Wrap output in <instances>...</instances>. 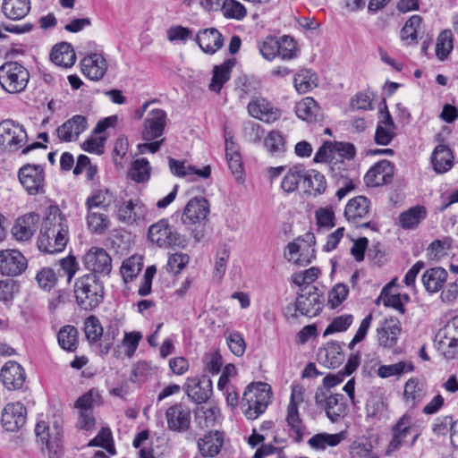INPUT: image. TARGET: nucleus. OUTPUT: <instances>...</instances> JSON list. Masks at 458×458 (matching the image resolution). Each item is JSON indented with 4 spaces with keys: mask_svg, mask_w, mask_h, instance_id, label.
<instances>
[{
    "mask_svg": "<svg viewBox=\"0 0 458 458\" xmlns=\"http://www.w3.org/2000/svg\"><path fill=\"white\" fill-rule=\"evenodd\" d=\"M271 109L270 104L264 98H256L248 105V111L251 116L267 122L273 114Z\"/></svg>",
    "mask_w": 458,
    "mask_h": 458,
    "instance_id": "obj_49",
    "label": "nucleus"
},
{
    "mask_svg": "<svg viewBox=\"0 0 458 458\" xmlns=\"http://www.w3.org/2000/svg\"><path fill=\"white\" fill-rule=\"evenodd\" d=\"M454 47L453 34L450 30H443L437 37L436 55L440 61H445Z\"/></svg>",
    "mask_w": 458,
    "mask_h": 458,
    "instance_id": "obj_47",
    "label": "nucleus"
},
{
    "mask_svg": "<svg viewBox=\"0 0 458 458\" xmlns=\"http://www.w3.org/2000/svg\"><path fill=\"white\" fill-rule=\"evenodd\" d=\"M323 294L318 293V288H299L294 303H289L284 309V316L287 320H294L299 314L314 318L323 310Z\"/></svg>",
    "mask_w": 458,
    "mask_h": 458,
    "instance_id": "obj_2",
    "label": "nucleus"
},
{
    "mask_svg": "<svg viewBox=\"0 0 458 458\" xmlns=\"http://www.w3.org/2000/svg\"><path fill=\"white\" fill-rule=\"evenodd\" d=\"M77 304L85 310L98 307L104 299V288H74Z\"/></svg>",
    "mask_w": 458,
    "mask_h": 458,
    "instance_id": "obj_27",
    "label": "nucleus"
},
{
    "mask_svg": "<svg viewBox=\"0 0 458 458\" xmlns=\"http://www.w3.org/2000/svg\"><path fill=\"white\" fill-rule=\"evenodd\" d=\"M303 184L306 188L311 189L314 195H319L325 192L327 189V181L320 172L310 169H304Z\"/></svg>",
    "mask_w": 458,
    "mask_h": 458,
    "instance_id": "obj_43",
    "label": "nucleus"
},
{
    "mask_svg": "<svg viewBox=\"0 0 458 458\" xmlns=\"http://www.w3.org/2000/svg\"><path fill=\"white\" fill-rule=\"evenodd\" d=\"M196 41L203 52L213 55L223 47L222 34L215 28L205 29L196 36Z\"/></svg>",
    "mask_w": 458,
    "mask_h": 458,
    "instance_id": "obj_24",
    "label": "nucleus"
},
{
    "mask_svg": "<svg viewBox=\"0 0 458 458\" xmlns=\"http://www.w3.org/2000/svg\"><path fill=\"white\" fill-rule=\"evenodd\" d=\"M30 11V0H3L1 12L9 20L20 21Z\"/></svg>",
    "mask_w": 458,
    "mask_h": 458,
    "instance_id": "obj_31",
    "label": "nucleus"
},
{
    "mask_svg": "<svg viewBox=\"0 0 458 458\" xmlns=\"http://www.w3.org/2000/svg\"><path fill=\"white\" fill-rule=\"evenodd\" d=\"M453 158L452 150L446 145H437L431 156L434 170L437 174L447 172L453 166Z\"/></svg>",
    "mask_w": 458,
    "mask_h": 458,
    "instance_id": "obj_33",
    "label": "nucleus"
},
{
    "mask_svg": "<svg viewBox=\"0 0 458 458\" xmlns=\"http://www.w3.org/2000/svg\"><path fill=\"white\" fill-rule=\"evenodd\" d=\"M437 349L441 352L444 357L447 360L454 359L458 355V341L455 338H449L445 335H437Z\"/></svg>",
    "mask_w": 458,
    "mask_h": 458,
    "instance_id": "obj_54",
    "label": "nucleus"
},
{
    "mask_svg": "<svg viewBox=\"0 0 458 458\" xmlns=\"http://www.w3.org/2000/svg\"><path fill=\"white\" fill-rule=\"evenodd\" d=\"M414 366L411 361H399L391 365H381L377 369V376L381 378H386L393 376H401L404 372H411Z\"/></svg>",
    "mask_w": 458,
    "mask_h": 458,
    "instance_id": "obj_46",
    "label": "nucleus"
},
{
    "mask_svg": "<svg viewBox=\"0 0 458 458\" xmlns=\"http://www.w3.org/2000/svg\"><path fill=\"white\" fill-rule=\"evenodd\" d=\"M28 140L26 130L22 125L8 119L0 123V147L6 152H15Z\"/></svg>",
    "mask_w": 458,
    "mask_h": 458,
    "instance_id": "obj_6",
    "label": "nucleus"
},
{
    "mask_svg": "<svg viewBox=\"0 0 458 458\" xmlns=\"http://www.w3.org/2000/svg\"><path fill=\"white\" fill-rule=\"evenodd\" d=\"M344 396L342 394H334L328 396L323 409L330 421L337 422L342 417H344L346 410V405L344 403Z\"/></svg>",
    "mask_w": 458,
    "mask_h": 458,
    "instance_id": "obj_36",
    "label": "nucleus"
},
{
    "mask_svg": "<svg viewBox=\"0 0 458 458\" xmlns=\"http://www.w3.org/2000/svg\"><path fill=\"white\" fill-rule=\"evenodd\" d=\"M0 378L8 390L21 389L26 379L24 369L14 360L4 363L0 370Z\"/></svg>",
    "mask_w": 458,
    "mask_h": 458,
    "instance_id": "obj_18",
    "label": "nucleus"
},
{
    "mask_svg": "<svg viewBox=\"0 0 458 458\" xmlns=\"http://www.w3.org/2000/svg\"><path fill=\"white\" fill-rule=\"evenodd\" d=\"M57 341L61 348L74 352L78 347V330L73 326L63 327L57 334Z\"/></svg>",
    "mask_w": 458,
    "mask_h": 458,
    "instance_id": "obj_41",
    "label": "nucleus"
},
{
    "mask_svg": "<svg viewBox=\"0 0 458 458\" xmlns=\"http://www.w3.org/2000/svg\"><path fill=\"white\" fill-rule=\"evenodd\" d=\"M114 201V196L108 189H98L93 191L92 194L87 198L85 206L87 209L100 208L107 211Z\"/></svg>",
    "mask_w": 458,
    "mask_h": 458,
    "instance_id": "obj_37",
    "label": "nucleus"
},
{
    "mask_svg": "<svg viewBox=\"0 0 458 458\" xmlns=\"http://www.w3.org/2000/svg\"><path fill=\"white\" fill-rule=\"evenodd\" d=\"M166 123V113L159 108L153 109L144 120L141 137L146 141L154 140L163 135Z\"/></svg>",
    "mask_w": 458,
    "mask_h": 458,
    "instance_id": "obj_15",
    "label": "nucleus"
},
{
    "mask_svg": "<svg viewBox=\"0 0 458 458\" xmlns=\"http://www.w3.org/2000/svg\"><path fill=\"white\" fill-rule=\"evenodd\" d=\"M318 356L319 359L325 358L326 365L334 369L339 367L344 360L342 344L336 341H330L320 348Z\"/></svg>",
    "mask_w": 458,
    "mask_h": 458,
    "instance_id": "obj_32",
    "label": "nucleus"
},
{
    "mask_svg": "<svg viewBox=\"0 0 458 458\" xmlns=\"http://www.w3.org/2000/svg\"><path fill=\"white\" fill-rule=\"evenodd\" d=\"M296 115L308 123H316L320 117V108L313 98L307 97L295 106Z\"/></svg>",
    "mask_w": 458,
    "mask_h": 458,
    "instance_id": "obj_34",
    "label": "nucleus"
},
{
    "mask_svg": "<svg viewBox=\"0 0 458 458\" xmlns=\"http://www.w3.org/2000/svg\"><path fill=\"white\" fill-rule=\"evenodd\" d=\"M27 409L20 402L7 403L1 414L2 427L9 432L18 431L26 422Z\"/></svg>",
    "mask_w": 458,
    "mask_h": 458,
    "instance_id": "obj_12",
    "label": "nucleus"
},
{
    "mask_svg": "<svg viewBox=\"0 0 458 458\" xmlns=\"http://www.w3.org/2000/svg\"><path fill=\"white\" fill-rule=\"evenodd\" d=\"M61 273L57 274L50 267L41 268L36 275V280L38 286H55L58 282Z\"/></svg>",
    "mask_w": 458,
    "mask_h": 458,
    "instance_id": "obj_61",
    "label": "nucleus"
},
{
    "mask_svg": "<svg viewBox=\"0 0 458 458\" xmlns=\"http://www.w3.org/2000/svg\"><path fill=\"white\" fill-rule=\"evenodd\" d=\"M236 61L234 58L225 60L220 65H215L212 71V80L208 86L211 91L219 93L223 86L230 80L232 69Z\"/></svg>",
    "mask_w": 458,
    "mask_h": 458,
    "instance_id": "obj_29",
    "label": "nucleus"
},
{
    "mask_svg": "<svg viewBox=\"0 0 458 458\" xmlns=\"http://www.w3.org/2000/svg\"><path fill=\"white\" fill-rule=\"evenodd\" d=\"M87 225L89 231L97 234H103L110 226L108 216L105 213L87 209Z\"/></svg>",
    "mask_w": 458,
    "mask_h": 458,
    "instance_id": "obj_40",
    "label": "nucleus"
},
{
    "mask_svg": "<svg viewBox=\"0 0 458 458\" xmlns=\"http://www.w3.org/2000/svg\"><path fill=\"white\" fill-rule=\"evenodd\" d=\"M427 216L426 208L417 205L401 213L400 225L403 229H414Z\"/></svg>",
    "mask_w": 458,
    "mask_h": 458,
    "instance_id": "obj_38",
    "label": "nucleus"
},
{
    "mask_svg": "<svg viewBox=\"0 0 458 458\" xmlns=\"http://www.w3.org/2000/svg\"><path fill=\"white\" fill-rule=\"evenodd\" d=\"M412 420V416L409 410L407 412L403 414L392 427V439L387 446V454L398 450L404 444L406 437L411 432L414 431Z\"/></svg>",
    "mask_w": 458,
    "mask_h": 458,
    "instance_id": "obj_14",
    "label": "nucleus"
},
{
    "mask_svg": "<svg viewBox=\"0 0 458 458\" xmlns=\"http://www.w3.org/2000/svg\"><path fill=\"white\" fill-rule=\"evenodd\" d=\"M37 437L46 445L49 458H61L64 454L62 427L55 421L53 431L50 432L48 424L38 421L35 427Z\"/></svg>",
    "mask_w": 458,
    "mask_h": 458,
    "instance_id": "obj_8",
    "label": "nucleus"
},
{
    "mask_svg": "<svg viewBox=\"0 0 458 458\" xmlns=\"http://www.w3.org/2000/svg\"><path fill=\"white\" fill-rule=\"evenodd\" d=\"M68 242V225L57 207H50L45 217L38 246L41 251L47 253L60 252L64 250Z\"/></svg>",
    "mask_w": 458,
    "mask_h": 458,
    "instance_id": "obj_1",
    "label": "nucleus"
},
{
    "mask_svg": "<svg viewBox=\"0 0 458 458\" xmlns=\"http://www.w3.org/2000/svg\"><path fill=\"white\" fill-rule=\"evenodd\" d=\"M269 401V386L263 382H253L243 392L241 408L248 420H255L267 410Z\"/></svg>",
    "mask_w": 458,
    "mask_h": 458,
    "instance_id": "obj_3",
    "label": "nucleus"
},
{
    "mask_svg": "<svg viewBox=\"0 0 458 458\" xmlns=\"http://www.w3.org/2000/svg\"><path fill=\"white\" fill-rule=\"evenodd\" d=\"M28 267V260L17 250H0V273L6 276H18Z\"/></svg>",
    "mask_w": 458,
    "mask_h": 458,
    "instance_id": "obj_11",
    "label": "nucleus"
},
{
    "mask_svg": "<svg viewBox=\"0 0 458 458\" xmlns=\"http://www.w3.org/2000/svg\"><path fill=\"white\" fill-rule=\"evenodd\" d=\"M401 331L402 327L398 319L393 318L386 319L377 328L378 344L385 348L394 346Z\"/></svg>",
    "mask_w": 458,
    "mask_h": 458,
    "instance_id": "obj_21",
    "label": "nucleus"
},
{
    "mask_svg": "<svg viewBox=\"0 0 458 458\" xmlns=\"http://www.w3.org/2000/svg\"><path fill=\"white\" fill-rule=\"evenodd\" d=\"M280 44L276 38L267 37L259 45V52L267 60H273L276 55L279 56Z\"/></svg>",
    "mask_w": 458,
    "mask_h": 458,
    "instance_id": "obj_60",
    "label": "nucleus"
},
{
    "mask_svg": "<svg viewBox=\"0 0 458 458\" xmlns=\"http://www.w3.org/2000/svg\"><path fill=\"white\" fill-rule=\"evenodd\" d=\"M223 445L224 435L220 431H209L198 440V448L204 458L216 456Z\"/></svg>",
    "mask_w": 458,
    "mask_h": 458,
    "instance_id": "obj_26",
    "label": "nucleus"
},
{
    "mask_svg": "<svg viewBox=\"0 0 458 458\" xmlns=\"http://www.w3.org/2000/svg\"><path fill=\"white\" fill-rule=\"evenodd\" d=\"M87 128V118L84 115L75 114L57 127L56 133L61 141L71 142L72 140H77L80 134H81Z\"/></svg>",
    "mask_w": 458,
    "mask_h": 458,
    "instance_id": "obj_19",
    "label": "nucleus"
},
{
    "mask_svg": "<svg viewBox=\"0 0 458 458\" xmlns=\"http://www.w3.org/2000/svg\"><path fill=\"white\" fill-rule=\"evenodd\" d=\"M265 147L273 156L279 155L284 152L285 140L282 133L278 131H272L265 138Z\"/></svg>",
    "mask_w": 458,
    "mask_h": 458,
    "instance_id": "obj_52",
    "label": "nucleus"
},
{
    "mask_svg": "<svg viewBox=\"0 0 458 458\" xmlns=\"http://www.w3.org/2000/svg\"><path fill=\"white\" fill-rule=\"evenodd\" d=\"M454 422L453 416L437 417L432 424V431L436 436H445L448 432L451 435L454 432Z\"/></svg>",
    "mask_w": 458,
    "mask_h": 458,
    "instance_id": "obj_59",
    "label": "nucleus"
},
{
    "mask_svg": "<svg viewBox=\"0 0 458 458\" xmlns=\"http://www.w3.org/2000/svg\"><path fill=\"white\" fill-rule=\"evenodd\" d=\"M209 211V203L205 198H192L184 208L182 221L183 224L200 223L208 217Z\"/></svg>",
    "mask_w": 458,
    "mask_h": 458,
    "instance_id": "obj_20",
    "label": "nucleus"
},
{
    "mask_svg": "<svg viewBox=\"0 0 458 458\" xmlns=\"http://www.w3.org/2000/svg\"><path fill=\"white\" fill-rule=\"evenodd\" d=\"M352 320L353 317L350 314L335 318L325 329L323 335L327 336L334 333L346 331L351 327Z\"/></svg>",
    "mask_w": 458,
    "mask_h": 458,
    "instance_id": "obj_57",
    "label": "nucleus"
},
{
    "mask_svg": "<svg viewBox=\"0 0 458 458\" xmlns=\"http://www.w3.org/2000/svg\"><path fill=\"white\" fill-rule=\"evenodd\" d=\"M190 257L185 253H174L171 255L165 267V272L172 276L179 274L189 263Z\"/></svg>",
    "mask_w": 458,
    "mask_h": 458,
    "instance_id": "obj_56",
    "label": "nucleus"
},
{
    "mask_svg": "<svg viewBox=\"0 0 458 458\" xmlns=\"http://www.w3.org/2000/svg\"><path fill=\"white\" fill-rule=\"evenodd\" d=\"M318 77L315 72L309 69L301 70L294 76V87L300 94L307 93L317 87Z\"/></svg>",
    "mask_w": 458,
    "mask_h": 458,
    "instance_id": "obj_44",
    "label": "nucleus"
},
{
    "mask_svg": "<svg viewBox=\"0 0 458 458\" xmlns=\"http://www.w3.org/2000/svg\"><path fill=\"white\" fill-rule=\"evenodd\" d=\"M50 59L56 65L68 68L74 64L76 55L70 43L61 42L53 47Z\"/></svg>",
    "mask_w": 458,
    "mask_h": 458,
    "instance_id": "obj_30",
    "label": "nucleus"
},
{
    "mask_svg": "<svg viewBox=\"0 0 458 458\" xmlns=\"http://www.w3.org/2000/svg\"><path fill=\"white\" fill-rule=\"evenodd\" d=\"M421 21L422 19L420 15H412L408 19L400 31L401 40L407 45L416 42L417 31Z\"/></svg>",
    "mask_w": 458,
    "mask_h": 458,
    "instance_id": "obj_48",
    "label": "nucleus"
},
{
    "mask_svg": "<svg viewBox=\"0 0 458 458\" xmlns=\"http://www.w3.org/2000/svg\"><path fill=\"white\" fill-rule=\"evenodd\" d=\"M279 56L284 60H290L296 56V43L289 36H283L280 40Z\"/></svg>",
    "mask_w": 458,
    "mask_h": 458,
    "instance_id": "obj_63",
    "label": "nucleus"
},
{
    "mask_svg": "<svg viewBox=\"0 0 458 458\" xmlns=\"http://www.w3.org/2000/svg\"><path fill=\"white\" fill-rule=\"evenodd\" d=\"M81 64L83 74L93 81L101 80L107 70L106 60L98 53L84 57Z\"/></svg>",
    "mask_w": 458,
    "mask_h": 458,
    "instance_id": "obj_23",
    "label": "nucleus"
},
{
    "mask_svg": "<svg viewBox=\"0 0 458 458\" xmlns=\"http://www.w3.org/2000/svg\"><path fill=\"white\" fill-rule=\"evenodd\" d=\"M221 11L225 18L238 21L242 20L247 14L244 5L236 0H225Z\"/></svg>",
    "mask_w": 458,
    "mask_h": 458,
    "instance_id": "obj_51",
    "label": "nucleus"
},
{
    "mask_svg": "<svg viewBox=\"0 0 458 458\" xmlns=\"http://www.w3.org/2000/svg\"><path fill=\"white\" fill-rule=\"evenodd\" d=\"M447 272L445 268L437 267L426 270L422 276L423 286H443L446 281Z\"/></svg>",
    "mask_w": 458,
    "mask_h": 458,
    "instance_id": "obj_53",
    "label": "nucleus"
},
{
    "mask_svg": "<svg viewBox=\"0 0 458 458\" xmlns=\"http://www.w3.org/2000/svg\"><path fill=\"white\" fill-rule=\"evenodd\" d=\"M39 216L29 213L19 217L12 228L13 236L19 241H27L36 232Z\"/></svg>",
    "mask_w": 458,
    "mask_h": 458,
    "instance_id": "obj_25",
    "label": "nucleus"
},
{
    "mask_svg": "<svg viewBox=\"0 0 458 458\" xmlns=\"http://www.w3.org/2000/svg\"><path fill=\"white\" fill-rule=\"evenodd\" d=\"M148 237L150 242L161 248L176 246L183 249L187 246L185 236L174 230L167 219H161L150 225Z\"/></svg>",
    "mask_w": 458,
    "mask_h": 458,
    "instance_id": "obj_5",
    "label": "nucleus"
},
{
    "mask_svg": "<svg viewBox=\"0 0 458 458\" xmlns=\"http://www.w3.org/2000/svg\"><path fill=\"white\" fill-rule=\"evenodd\" d=\"M150 165L147 158L136 159L129 170V176L136 182H144L148 180Z\"/></svg>",
    "mask_w": 458,
    "mask_h": 458,
    "instance_id": "obj_50",
    "label": "nucleus"
},
{
    "mask_svg": "<svg viewBox=\"0 0 458 458\" xmlns=\"http://www.w3.org/2000/svg\"><path fill=\"white\" fill-rule=\"evenodd\" d=\"M185 391L194 403H206L212 394V381L206 375L201 377H189L185 384Z\"/></svg>",
    "mask_w": 458,
    "mask_h": 458,
    "instance_id": "obj_16",
    "label": "nucleus"
},
{
    "mask_svg": "<svg viewBox=\"0 0 458 458\" xmlns=\"http://www.w3.org/2000/svg\"><path fill=\"white\" fill-rule=\"evenodd\" d=\"M394 165L383 159L376 163L364 176V182L369 187H379L388 184L394 177Z\"/></svg>",
    "mask_w": 458,
    "mask_h": 458,
    "instance_id": "obj_13",
    "label": "nucleus"
},
{
    "mask_svg": "<svg viewBox=\"0 0 458 458\" xmlns=\"http://www.w3.org/2000/svg\"><path fill=\"white\" fill-rule=\"evenodd\" d=\"M21 185L30 195L44 193L45 172L40 165L26 164L18 172Z\"/></svg>",
    "mask_w": 458,
    "mask_h": 458,
    "instance_id": "obj_9",
    "label": "nucleus"
},
{
    "mask_svg": "<svg viewBox=\"0 0 458 458\" xmlns=\"http://www.w3.org/2000/svg\"><path fill=\"white\" fill-rule=\"evenodd\" d=\"M225 337L231 352L235 356H242L246 350V343L242 335L237 331H233L226 335Z\"/></svg>",
    "mask_w": 458,
    "mask_h": 458,
    "instance_id": "obj_58",
    "label": "nucleus"
},
{
    "mask_svg": "<svg viewBox=\"0 0 458 458\" xmlns=\"http://www.w3.org/2000/svg\"><path fill=\"white\" fill-rule=\"evenodd\" d=\"M134 209L135 204L131 199L123 203L117 208V219L123 223L132 224L133 222L136 221V215Z\"/></svg>",
    "mask_w": 458,
    "mask_h": 458,
    "instance_id": "obj_62",
    "label": "nucleus"
},
{
    "mask_svg": "<svg viewBox=\"0 0 458 458\" xmlns=\"http://www.w3.org/2000/svg\"><path fill=\"white\" fill-rule=\"evenodd\" d=\"M343 433H318L310 437L308 444L316 450H324L327 446H336L343 440Z\"/></svg>",
    "mask_w": 458,
    "mask_h": 458,
    "instance_id": "obj_45",
    "label": "nucleus"
},
{
    "mask_svg": "<svg viewBox=\"0 0 458 458\" xmlns=\"http://www.w3.org/2000/svg\"><path fill=\"white\" fill-rule=\"evenodd\" d=\"M426 389L423 382L417 377L407 380L403 389V400L410 410L415 409L425 398Z\"/></svg>",
    "mask_w": 458,
    "mask_h": 458,
    "instance_id": "obj_28",
    "label": "nucleus"
},
{
    "mask_svg": "<svg viewBox=\"0 0 458 458\" xmlns=\"http://www.w3.org/2000/svg\"><path fill=\"white\" fill-rule=\"evenodd\" d=\"M165 419L169 430L176 433H184L191 427V412L186 404L176 403L166 410Z\"/></svg>",
    "mask_w": 458,
    "mask_h": 458,
    "instance_id": "obj_10",
    "label": "nucleus"
},
{
    "mask_svg": "<svg viewBox=\"0 0 458 458\" xmlns=\"http://www.w3.org/2000/svg\"><path fill=\"white\" fill-rule=\"evenodd\" d=\"M304 167L301 165L290 168L281 182L282 190L286 193H292L298 189L301 180L303 181Z\"/></svg>",
    "mask_w": 458,
    "mask_h": 458,
    "instance_id": "obj_42",
    "label": "nucleus"
},
{
    "mask_svg": "<svg viewBox=\"0 0 458 458\" xmlns=\"http://www.w3.org/2000/svg\"><path fill=\"white\" fill-rule=\"evenodd\" d=\"M61 268L58 272L61 273V276H67V284H70L75 273L79 269V265L74 256L69 255L68 257L60 260Z\"/></svg>",
    "mask_w": 458,
    "mask_h": 458,
    "instance_id": "obj_64",
    "label": "nucleus"
},
{
    "mask_svg": "<svg viewBox=\"0 0 458 458\" xmlns=\"http://www.w3.org/2000/svg\"><path fill=\"white\" fill-rule=\"evenodd\" d=\"M315 244L316 237L314 233L308 232L302 237H298L295 241L287 244V251L284 252V257L291 261L295 255L300 253L294 262L299 265H308L316 257Z\"/></svg>",
    "mask_w": 458,
    "mask_h": 458,
    "instance_id": "obj_7",
    "label": "nucleus"
},
{
    "mask_svg": "<svg viewBox=\"0 0 458 458\" xmlns=\"http://www.w3.org/2000/svg\"><path fill=\"white\" fill-rule=\"evenodd\" d=\"M85 267L91 272L108 274L111 271L112 259L102 248L92 247L82 258Z\"/></svg>",
    "mask_w": 458,
    "mask_h": 458,
    "instance_id": "obj_17",
    "label": "nucleus"
},
{
    "mask_svg": "<svg viewBox=\"0 0 458 458\" xmlns=\"http://www.w3.org/2000/svg\"><path fill=\"white\" fill-rule=\"evenodd\" d=\"M85 335L89 343H97L103 335V327L99 319L90 315L84 322Z\"/></svg>",
    "mask_w": 458,
    "mask_h": 458,
    "instance_id": "obj_55",
    "label": "nucleus"
},
{
    "mask_svg": "<svg viewBox=\"0 0 458 458\" xmlns=\"http://www.w3.org/2000/svg\"><path fill=\"white\" fill-rule=\"evenodd\" d=\"M30 81V72L18 62H5L0 66V86L10 94L23 92Z\"/></svg>",
    "mask_w": 458,
    "mask_h": 458,
    "instance_id": "obj_4",
    "label": "nucleus"
},
{
    "mask_svg": "<svg viewBox=\"0 0 458 458\" xmlns=\"http://www.w3.org/2000/svg\"><path fill=\"white\" fill-rule=\"evenodd\" d=\"M143 267V258L140 255H132L124 259L120 268V273L125 284L135 278Z\"/></svg>",
    "mask_w": 458,
    "mask_h": 458,
    "instance_id": "obj_39",
    "label": "nucleus"
},
{
    "mask_svg": "<svg viewBox=\"0 0 458 458\" xmlns=\"http://www.w3.org/2000/svg\"><path fill=\"white\" fill-rule=\"evenodd\" d=\"M288 427L293 431L295 443H301L303 439L305 426L299 414V406L296 403L288 404L285 419Z\"/></svg>",
    "mask_w": 458,
    "mask_h": 458,
    "instance_id": "obj_35",
    "label": "nucleus"
},
{
    "mask_svg": "<svg viewBox=\"0 0 458 458\" xmlns=\"http://www.w3.org/2000/svg\"><path fill=\"white\" fill-rule=\"evenodd\" d=\"M370 200L365 196H356L351 199L344 209V216L348 222L359 224L361 219L369 215Z\"/></svg>",
    "mask_w": 458,
    "mask_h": 458,
    "instance_id": "obj_22",
    "label": "nucleus"
}]
</instances>
